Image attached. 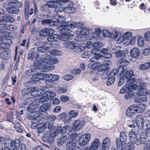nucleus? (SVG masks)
I'll list each match as a JSON object with an SVG mask.
<instances>
[{"instance_id": "50", "label": "nucleus", "mask_w": 150, "mask_h": 150, "mask_svg": "<svg viewBox=\"0 0 150 150\" xmlns=\"http://www.w3.org/2000/svg\"><path fill=\"white\" fill-rule=\"evenodd\" d=\"M129 84H126L125 86L122 87V88L120 89V93L121 94H123L125 92L129 91L130 87L131 86L129 85Z\"/></svg>"}, {"instance_id": "43", "label": "nucleus", "mask_w": 150, "mask_h": 150, "mask_svg": "<svg viewBox=\"0 0 150 150\" xmlns=\"http://www.w3.org/2000/svg\"><path fill=\"white\" fill-rule=\"evenodd\" d=\"M135 122L137 124V125L138 127L139 125H142V122H143L144 118L142 116L138 115L136 117Z\"/></svg>"}, {"instance_id": "6", "label": "nucleus", "mask_w": 150, "mask_h": 150, "mask_svg": "<svg viewBox=\"0 0 150 150\" xmlns=\"http://www.w3.org/2000/svg\"><path fill=\"white\" fill-rule=\"evenodd\" d=\"M62 26L64 27V28L61 29H64L65 30V35H72V37L71 38V39L73 38L74 36V34H70L71 32V28H74L76 27V23L75 22L73 21H68L66 22H64L62 23Z\"/></svg>"}, {"instance_id": "62", "label": "nucleus", "mask_w": 150, "mask_h": 150, "mask_svg": "<svg viewBox=\"0 0 150 150\" xmlns=\"http://www.w3.org/2000/svg\"><path fill=\"white\" fill-rule=\"evenodd\" d=\"M91 33V35L93 40H97L100 38V37L97 33L92 32Z\"/></svg>"}, {"instance_id": "2", "label": "nucleus", "mask_w": 150, "mask_h": 150, "mask_svg": "<svg viewBox=\"0 0 150 150\" xmlns=\"http://www.w3.org/2000/svg\"><path fill=\"white\" fill-rule=\"evenodd\" d=\"M120 72H121L120 74V77L124 78L127 83L130 84L135 82V79L132 78L134 76V72L132 70L126 68Z\"/></svg>"}, {"instance_id": "60", "label": "nucleus", "mask_w": 150, "mask_h": 150, "mask_svg": "<svg viewBox=\"0 0 150 150\" xmlns=\"http://www.w3.org/2000/svg\"><path fill=\"white\" fill-rule=\"evenodd\" d=\"M100 65L105 67V69L108 68L109 66L111 64V62L109 60H108L104 61L103 64H101L99 62Z\"/></svg>"}, {"instance_id": "4", "label": "nucleus", "mask_w": 150, "mask_h": 150, "mask_svg": "<svg viewBox=\"0 0 150 150\" xmlns=\"http://www.w3.org/2000/svg\"><path fill=\"white\" fill-rule=\"evenodd\" d=\"M56 95L55 93L53 91H45V93L41 96L40 97L36 98V101L38 103V104H41L45 102L48 101L49 98L51 97H54Z\"/></svg>"}, {"instance_id": "44", "label": "nucleus", "mask_w": 150, "mask_h": 150, "mask_svg": "<svg viewBox=\"0 0 150 150\" xmlns=\"http://www.w3.org/2000/svg\"><path fill=\"white\" fill-rule=\"evenodd\" d=\"M137 112H142L145 110V107L142 104L134 105Z\"/></svg>"}, {"instance_id": "11", "label": "nucleus", "mask_w": 150, "mask_h": 150, "mask_svg": "<svg viewBox=\"0 0 150 150\" xmlns=\"http://www.w3.org/2000/svg\"><path fill=\"white\" fill-rule=\"evenodd\" d=\"M54 137L53 132L51 130H49L44 133V136L42 137V140L45 142L50 144L52 143Z\"/></svg>"}, {"instance_id": "31", "label": "nucleus", "mask_w": 150, "mask_h": 150, "mask_svg": "<svg viewBox=\"0 0 150 150\" xmlns=\"http://www.w3.org/2000/svg\"><path fill=\"white\" fill-rule=\"evenodd\" d=\"M41 24L44 26L49 25L52 26L55 25L57 24L56 21H53L50 19H47L43 20L42 21Z\"/></svg>"}, {"instance_id": "52", "label": "nucleus", "mask_w": 150, "mask_h": 150, "mask_svg": "<svg viewBox=\"0 0 150 150\" xmlns=\"http://www.w3.org/2000/svg\"><path fill=\"white\" fill-rule=\"evenodd\" d=\"M150 67V62L146 63L144 64L141 65L139 67L140 70H144L149 69Z\"/></svg>"}, {"instance_id": "14", "label": "nucleus", "mask_w": 150, "mask_h": 150, "mask_svg": "<svg viewBox=\"0 0 150 150\" xmlns=\"http://www.w3.org/2000/svg\"><path fill=\"white\" fill-rule=\"evenodd\" d=\"M73 131L72 127L69 125H66L62 127L60 126L57 127L55 132V134L56 135L58 134L59 132H60L61 134H65L69 132Z\"/></svg>"}, {"instance_id": "54", "label": "nucleus", "mask_w": 150, "mask_h": 150, "mask_svg": "<svg viewBox=\"0 0 150 150\" xmlns=\"http://www.w3.org/2000/svg\"><path fill=\"white\" fill-rule=\"evenodd\" d=\"M15 125L14 127L16 131L20 133L23 132V130L21 126L20 125V123L18 122H14Z\"/></svg>"}, {"instance_id": "10", "label": "nucleus", "mask_w": 150, "mask_h": 150, "mask_svg": "<svg viewBox=\"0 0 150 150\" xmlns=\"http://www.w3.org/2000/svg\"><path fill=\"white\" fill-rule=\"evenodd\" d=\"M120 71L117 69H115L110 73H108V81H107L106 84L108 85H110L112 84L115 80V77L117 76Z\"/></svg>"}, {"instance_id": "55", "label": "nucleus", "mask_w": 150, "mask_h": 150, "mask_svg": "<svg viewBox=\"0 0 150 150\" xmlns=\"http://www.w3.org/2000/svg\"><path fill=\"white\" fill-rule=\"evenodd\" d=\"M50 53L52 55L57 56H60L62 54L61 51L56 50H52L50 52Z\"/></svg>"}, {"instance_id": "59", "label": "nucleus", "mask_w": 150, "mask_h": 150, "mask_svg": "<svg viewBox=\"0 0 150 150\" xmlns=\"http://www.w3.org/2000/svg\"><path fill=\"white\" fill-rule=\"evenodd\" d=\"M39 35L45 37L48 35L47 28H45L41 30L39 33Z\"/></svg>"}, {"instance_id": "29", "label": "nucleus", "mask_w": 150, "mask_h": 150, "mask_svg": "<svg viewBox=\"0 0 150 150\" xmlns=\"http://www.w3.org/2000/svg\"><path fill=\"white\" fill-rule=\"evenodd\" d=\"M38 102L36 101L32 102V103H30L27 109V111L31 113L34 112L35 111H34L35 109L38 108V104H37Z\"/></svg>"}, {"instance_id": "39", "label": "nucleus", "mask_w": 150, "mask_h": 150, "mask_svg": "<svg viewBox=\"0 0 150 150\" xmlns=\"http://www.w3.org/2000/svg\"><path fill=\"white\" fill-rule=\"evenodd\" d=\"M47 5L48 7L51 8H55L56 7H59L60 5V3L57 1H50L47 2Z\"/></svg>"}, {"instance_id": "48", "label": "nucleus", "mask_w": 150, "mask_h": 150, "mask_svg": "<svg viewBox=\"0 0 150 150\" xmlns=\"http://www.w3.org/2000/svg\"><path fill=\"white\" fill-rule=\"evenodd\" d=\"M128 126L130 127H133V130H134L136 133L138 132L139 129L135 121H132L131 123L128 125Z\"/></svg>"}, {"instance_id": "40", "label": "nucleus", "mask_w": 150, "mask_h": 150, "mask_svg": "<svg viewBox=\"0 0 150 150\" xmlns=\"http://www.w3.org/2000/svg\"><path fill=\"white\" fill-rule=\"evenodd\" d=\"M51 107V105L50 104L47 103L41 105L39 108V110L43 112H45L49 110Z\"/></svg>"}, {"instance_id": "49", "label": "nucleus", "mask_w": 150, "mask_h": 150, "mask_svg": "<svg viewBox=\"0 0 150 150\" xmlns=\"http://www.w3.org/2000/svg\"><path fill=\"white\" fill-rule=\"evenodd\" d=\"M138 95L145 96L149 95L150 93V92L146 88L139 90Z\"/></svg>"}, {"instance_id": "56", "label": "nucleus", "mask_w": 150, "mask_h": 150, "mask_svg": "<svg viewBox=\"0 0 150 150\" xmlns=\"http://www.w3.org/2000/svg\"><path fill=\"white\" fill-rule=\"evenodd\" d=\"M78 135V134L76 133L71 134L68 138V139L69 140V141L72 142L76 139Z\"/></svg>"}, {"instance_id": "35", "label": "nucleus", "mask_w": 150, "mask_h": 150, "mask_svg": "<svg viewBox=\"0 0 150 150\" xmlns=\"http://www.w3.org/2000/svg\"><path fill=\"white\" fill-rule=\"evenodd\" d=\"M150 127V124L148 120H146L142 122V125H139L138 127L139 128L143 129L144 131Z\"/></svg>"}, {"instance_id": "58", "label": "nucleus", "mask_w": 150, "mask_h": 150, "mask_svg": "<svg viewBox=\"0 0 150 150\" xmlns=\"http://www.w3.org/2000/svg\"><path fill=\"white\" fill-rule=\"evenodd\" d=\"M63 79L67 81H69L74 79V76L71 74H67L63 76Z\"/></svg>"}, {"instance_id": "19", "label": "nucleus", "mask_w": 150, "mask_h": 150, "mask_svg": "<svg viewBox=\"0 0 150 150\" xmlns=\"http://www.w3.org/2000/svg\"><path fill=\"white\" fill-rule=\"evenodd\" d=\"M35 48L31 49L28 54V58L29 59L34 60L38 58L39 57V54L38 52H37Z\"/></svg>"}, {"instance_id": "63", "label": "nucleus", "mask_w": 150, "mask_h": 150, "mask_svg": "<svg viewBox=\"0 0 150 150\" xmlns=\"http://www.w3.org/2000/svg\"><path fill=\"white\" fill-rule=\"evenodd\" d=\"M58 60L55 57H52L51 56V59H50L48 63V65H52L55 64L58 62Z\"/></svg>"}, {"instance_id": "47", "label": "nucleus", "mask_w": 150, "mask_h": 150, "mask_svg": "<svg viewBox=\"0 0 150 150\" xmlns=\"http://www.w3.org/2000/svg\"><path fill=\"white\" fill-rule=\"evenodd\" d=\"M10 56L9 52L8 51L3 52L0 53V57L3 59H9Z\"/></svg>"}, {"instance_id": "21", "label": "nucleus", "mask_w": 150, "mask_h": 150, "mask_svg": "<svg viewBox=\"0 0 150 150\" xmlns=\"http://www.w3.org/2000/svg\"><path fill=\"white\" fill-rule=\"evenodd\" d=\"M31 95L34 97L41 96L45 93V91L41 89H37L34 87H31Z\"/></svg>"}, {"instance_id": "23", "label": "nucleus", "mask_w": 150, "mask_h": 150, "mask_svg": "<svg viewBox=\"0 0 150 150\" xmlns=\"http://www.w3.org/2000/svg\"><path fill=\"white\" fill-rule=\"evenodd\" d=\"M86 47V44L84 43H80L77 46L75 45L74 48L73 49V51L74 52L77 53L80 52L84 51Z\"/></svg>"}, {"instance_id": "24", "label": "nucleus", "mask_w": 150, "mask_h": 150, "mask_svg": "<svg viewBox=\"0 0 150 150\" xmlns=\"http://www.w3.org/2000/svg\"><path fill=\"white\" fill-rule=\"evenodd\" d=\"M30 4V1H27L26 2L25 5V18L26 19H27L29 14L30 15H31L34 12V10L33 8H31L30 9V10L29 12Z\"/></svg>"}, {"instance_id": "57", "label": "nucleus", "mask_w": 150, "mask_h": 150, "mask_svg": "<svg viewBox=\"0 0 150 150\" xmlns=\"http://www.w3.org/2000/svg\"><path fill=\"white\" fill-rule=\"evenodd\" d=\"M115 55L116 57H121V58H124L125 56L124 52L121 50H119Z\"/></svg>"}, {"instance_id": "25", "label": "nucleus", "mask_w": 150, "mask_h": 150, "mask_svg": "<svg viewBox=\"0 0 150 150\" xmlns=\"http://www.w3.org/2000/svg\"><path fill=\"white\" fill-rule=\"evenodd\" d=\"M128 60L125 59H121L118 62V63L120 64L118 70L119 71H121L124 69V67L127 66L129 64Z\"/></svg>"}, {"instance_id": "9", "label": "nucleus", "mask_w": 150, "mask_h": 150, "mask_svg": "<svg viewBox=\"0 0 150 150\" xmlns=\"http://www.w3.org/2000/svg\"><path fill=\"white\" fill-rule=\"evenodd\" d=\"M15 19L10 16H6V15L3 13L0 12V25L5 26L7 25V22H13Z\"/></svg>"}, {"instance_id": "7", "label": "nucleus", "mask_w": 150, "mask_h": 150, "mask_svg": "<svg viewBox=\"0 0 150 150\" xmlns=\"http://www.w3.org/2000/svg\"><path fill=\"white\" fill-rule=\"evenodd\" d=\"M46 64L40 63L38 62H35V67H36L37 69H41L42 72H47L53 70L55 68V66L53 65L47 66Z\"/></svg>"}, {"instance_id": "26", "label": "nucleus", "mask_w": 150, "mask_h": 150, "mask_svg": "<svg viewBox=\"0 0 150 150\" xmlns=\"http://www.w3.org/2000/svg\"><path fill=\"white\" fill-rule=\"evenodd\" d=\"M56 18L57 19V21L56 22H57V24L55 25L60 26L61 29L64 28V27L62 26V23L65 22L66 21L65 17L58 14V17H57Z\"/></svg>"}, {"instance_id": "64", "label": "nucleus", "mask_w": 150, "mask_h": 150, "mask_svg": "<svg viewBox=\"0 0 150 150\" xmlns=\"http://www.w3.org/2000/svg\"><path fill=\"white\" fill-rule=\"evenodd\" d=\"M57 9V8H56L55 10H53V11L49 13L48 15L50 17H55V18H56L57 17H58V14L56 12L57 11L56 10Z\"/></svg>"}, {"instance_id": "17", "label": "nucleus", "mask_w": 150, "mask_h": 150, "mask_svg": "<svg viewBox=\"0 0 150 150\" xmlns=\"http://www.w3.org/2000/svg\"><path fill=\"white\" fill-rule=\"evenodd\" d=\"M41 44L44 45L43 46H40L36 50V51L40 52H46L48 51L49 48L50 47V45L47 42L42 41Z\"/></svg>"}, {"instance_id": "20", "label": "nucleus", "mask_w": 150, "mask_h": 150, "mask_svg": "<svg viewBox=\"0 0 150 150\" xmlns=\"http://www.w3.org/2000/svg\"><path fill=\"white\" fill-rule=\"evenodd\" d=\"M39 117V115L37 114L31 113L28 115L27 118L29 120H31L32 124L35 125V124L37 123L40 121Z\"/></svg>"}, {"instance_id": "12", "label": "nucleus", "mask_w": 150, "mask_h": 150, "mask_svg": "<svg viewBox=\"0 0 150 150\" xmlns=\"http://www.w3.org/2000/svg\"><path fill=\"white\" fill-rule=\"evenodd\" d=\"M85 122L83 120L79 119L75 120L72 125V130L77 132L81 129L84 126Z\"/></svg>"}, {"instance_id": "1", "label": "nucleus", "mask_w": 150, "mask_h": 150, "mask_svg": "<svg viewBox=\"0 0 150 150\" xmlns=\"http://www.w3.org/2000/svg\"><path fill=\"white\" fill-rule=\"evenodd\" d=\"M65 30L61 29L60 30V33L61 35L58 34H53L49 35L47 38L48 41L50 42H54L60 39L61 40L65 41L67 40H70L72 36V35H66Z\"/></svg>"}, {"instance_id": "38", "label": "nucleus", "mask_w": 150, "mask_h": 150, "mask_svg": "<svg viewBox=\"0 0 150 150\" xmlns=\"http://www.w3.org/2000/svg\"><path fill=\"white\" fill-rule=\"evenodd\" d=\"M122 141L119 139H117L116 140V145L118 150L120 149L121 150H124L126 144H122Z\"/></svg>"}, {"instance_id": "34", "label": "nucleus", "mask_w": 150, "mask_h": 150, "mask_svg": "<svg viewBox=\"0 0 150 150\" xmlns=\"http://www.w3.org/2000/svg\"><path fill=\"white\" fill-rule=\"evenodd\" d=\"M129 135L131 142L133 144H136L138 138L134 132L133 131H130L129 133Z\"/></svg>"}, {"instance_id": "53", "label": "nucleus", "mask_w": 150, "mask_h": 150, "mask_svg": "<svg viewBox=\"0 0 150 150\" xmlns=\"http://www.w3.org/2000/svg\"><path fill=\"white\" fill-rule=\"evenodd\" d=\"M138 45L140 47H142L144 44V39L142 36L138 37L137 40Z\"/></svg>"}, {"instance_id": "13", "label": "nucleus", "mask_w": 150, "mask_h": 150, "mask_svg": "<svg viewBox=\"0 0 150 150\" xmlns=\"http://www.w3.org/2000/svg\"><path fill=\"white\" fill-rule=\"evenodd\" d=\"M59 78V76L58 75L52 74H47V79H46L45 84L48 85L55 84L56 83L55 81H57Z\"/></svg>"}, {"instance_id": "41", "label": "nucleus", "mask_w": 150, "mask_h": 150, "mask_svg": "<svg viewBox=\"0 0 150 150\" xmlns=\"http://www.w3.org/2000/svg\"><path fill=\"white\" fill-rule=\"evenodd\" d=\"M51 56L50 55L48 54H44L43 55L41 59L42 62L41 63L48 64L50 59H51Z\"/></svg>"}, {"instance_id": "5", "label": "nucleus", "mask_w": 150, "mask_h": 150, "mask_svg": "<svg viewBox=\"0 0 150 150\" xmlns=\"http://www.w3.org/2000/svg\"><path fill=\"white\" fill-rule=\"evenodd\" d=\"M91 29L88 28H83L80 30V34L75 37V39L79 42L83 41L86 40L88 33H91L92 31Z\"/></svg>"}, {"instance_id": "8", "label": "nucleus", "mask_w": 150, "mask_h": 150, "mask_svg": "<svg viewBox=\"0 0 150 150\" xmlns=\"http://www.w3.org/2000/svg\"><path fill=\"white\" fill-rule=\"evenodd\" d=\"M47 127V123L45 122L38 123L35 125L32 124L30 125V127L32 129L37 128V132L38 133L44 132L46 130Z\"/></svg>"}, {"instance_id": "27", "label": "nucleus", "mask_w": 150, "mask_h": 150, "mask_svg": "<svg viewBox=\"0 0 150 150\" xmlns=\"http://www.w3.org/2000/svg\"><path fill=\"white\" fill-rule=\"evenodd\" d=\"M20 141L18 139H16L12 140V143L11 144V149L18 150L20 146Z\"/></svg>"}, {"instance_id": "3", "label": "nucleus", "mask_w": 150, "mask_h": 150, "mask_svg": "<svg viewBox=\"0 0 150 150\" xmlns=\"http://www.w3.org/2000/svg\"><path fill=\"white\" fill-rule=\"evenodd\" d=\"M132 35V33L131 32H127L121 36L119 40H121V42L125 45H132L135 43L136 38L134 36L131 37Z\"/></svg>"}, {"instance_id": "42", "label": "nucleus", "mask_w": 150, "mask_h": 150, "mask_svg": "<svg viewBox=\"0 0 150 150\" xmlns=\"http://www.w3.org/2000/svg\"><path fill=\"white\" fill-rule=\"evenodd\" d=\"M68 139V137L66 135L62 136L58 140V145L59 146H61L66 142Z\"/></svg>"}, {"instance_id": "37", "label": "nucleus", "mask_w": 150, "mask_h": 150, "mask_svg": "<svg viewBox=\"0 0 150 150\" xmlns=\"http://www.w3.org/2000/svg\"><path fill=\"white\" fill-rule=\"evenodd\" d=\"M76 146V142L69 141L66 144V148L67 150H74Z\"/></svg>"}, {"instance_id": "46", "label": "nucleus", "mask_w": 150, "mask_h": 150, "mask_svg": "<svg viewBox=\"0 0 150 150\" xmlns=\"http://www.w3.org/2000/svg\"><path fill=\"white\" fill-rule=\"evenodd\" d=\"M120 139L122 141V144H126L127 141V136L125 133L123 132H121L120 134Z\"/></svg>"}, {"instance_id": "32", "label": "nucleus", "mask_w": 150, "mask_h": 150, "mask_svg": "<svg viewBox=\"0 0 150 150\" xmlns=\"http://www.w3.org/2000/svg\"><path fill=\"white\" fill-rule=\"evenodd\" d=\"M121 34L120 32H117L115 30L113 31L112 33H110V37L120 42H121V40H119L121 37Z\"/></svg>"}, {"instance_id": "16", "label": "nucleus", "mask_w": 150, "mask_h": 150, "mask_svg": "<svg viewBox=\"0 0 150 150\" xmlns=\"http://www.w3.org/2000/svg\"><path fill=\"white\" fill-rule=\"evenodd\" d=\"M111 145V142L110 138L106 137L103 139L102 146L99 149L100 150H106L109 148Z\"/></svg>"}, {"instance_id": "33", "label": "nucleus", "mask_w": 150, "mask_h": 150, "mask_svg": "<svg viewBox=\"0 0 150 150\" xmlns=\"http://www.w3.org/2000/svg\"><path fill=\"white\" fill-rule=\"evenodd\" d=\"M100 144L99 140L97 139H95L90 146L89 150H96L99 146Z\"/></svg>"}, {"instance_id": "45", "label": "nucleus", "mask_w": 150, "mask_h": 150, "mask_svg": "<svg viewBox=\"0 0 150 150\" xmlns=\"http://www.w3.org/2000/svg\"><path fill=\"white\" fill-rule=\"evenodd\" d=\"M63 45L69 49H73L74 48L75 44L73 42L70 41L65 42L63 43Z\"/></svg>"}, {"instance_id": "18", "label": "nucleus", "mask_w": 150, "mask_h": 150, "mask_svg": "<svg viewBox=\"0 0 150 150\" xmlns=\"http://www.w3.org/2000/svg\"><path fill=\"white\" fill-rule=\"evenodd\" d=\"M15 4L9 3L6 8V11L8 12L15 14H17L19 12V9L14 7Z\"/></svg>"}, {"instance_id": "51", "label": "nucleus", "mask_w": 150, "mask_h": 150, "mask_svg": "<svg viewBox=\"0 0 150 150\" xmlns=\"http://www.w3.org/2000/svg\"><path fill=\"white\" fill-rule=\"evenodd\" d=\"M146 97L145 96L139 95V96L135 99V101L137 103L143 102L146 100Z\"/></svg>"}, {"instance_id": "61", "label": "nucleus", "mask_w": 150, "mask_h": 150, "mask_svg": "<svg viewBox=\"0 0 150 150\" xmlns=\"http://www.w3.org/2000/svg\"><path fill=\"white\" fill-rule=\"evenodd\" d=\"M78 115V112L74 110H71L69 112V115L72 118H76Z\"/></svg>"}, {"instance_id": "30", "label": "nucleus", "mask_w": 150, "mask_h": 150, "mask_svg": "<svg viewBox=\"0 0 150 150\" xmlns=\"http://www.w3.org/2000/svg\"><path fill=\"white\" fill-rule=\"evenodd\" d=\"M140 54V51L137 48H133L130 51V55L132 58H137L139 56Z\"/></svg>"}, {"instance_id": "36", "label": "nucleus", "mask_w": 150, "mask_h": 150, "mask_svg": "<svg viewBox=\"0 0 150 150\" xmlns=\"http://www.w3.org/2000/svg\"><path fill=\"white\" fill-rule=\"evenodd\" d=\"M146 140V137L145 134H141L140 135L139 139L138 138L136 144L139 145L141 144H144Z\"/></svg>"}, {"instance_id": "22", "label": "nucleus", "mask_w": 150, "mask_h": 150, "mask_svg": "<svg viewBox=\"0 0 150 150\" xmlns=\"http://www.w3.org/2000/svg\"><path fill=\"white\" fill-rule=\"evenodd\" d=\"M74 4L72 2L69 3L68 6L63 8V11L68 13H73L75 12L76 9L73 6Z\"/></svg>"}, {"instance_id": "15", "label": "nucleus", "mask_w": 150, "mask_h": 150, "mask_svg": "<svg viewBox=\"0 0 150 150\" xmlns=\"http://www.w3.org/2000/svg\"><path fill=\"white\" fill-rule=\"evenodd\" d=\"M47 74L40 73L34 75L32 78V80L34 81H39V80L44 81L45 79H47Z\"/></svg>"}, {"instance_id": "28", "label": "nucleus", "mask_w": 150, "mask_h": 150, "mask_svg": "<svg viewBox=\"0 0 150 150\" xmlns=\"http://www.w3.org/2000/svg\"><path fill=\"white\" fill-rule=\"evenodd\" d=\"M137 112L134 105L129 106L127 109L126 111V115L130 117L135 114Z\"/></svg>"}]
</instances>
